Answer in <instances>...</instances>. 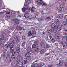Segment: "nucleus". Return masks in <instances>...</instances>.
<instances>
[{"label": "nucleus", "mask_w": 67, "mask_h": 67, "mask_svg": "<svg viewBox=\"0 0 67 67\" xmlns=\"http://www.w3.org/2000/svg\"><path fill=\"white\" fill-rule=\"evenodd\" d=\"M0 45L1 46H3L4 44L2 43L3 42H4L5 41V39L4 38H3L2 37V36L0 35Z\"/></svg>", "instance_id": "1"}, {"label": "nucleus", "mask_w": 67, "mask_h": 67, "mask_svg": "<svg viewBox=\"0 0 67 67\" xmlns=\"http://www.w3.org/2000/svg\"><path fill=\"white\" fill-rule=\"evenodd\" d=\"M31 53L29 52H27L25 55V57L26 58V59L27 60H29L31 58Z\"/></svg>", "instance_id": "2"}, {"label": "nucleus", "mask_w": 67, "mask_h": 67, "mask_svg": "<svg viewBox=\"0 0 67 67\" xmlns=\"http://www.w3.org/2000/svg\"><path fill=\"white\" fill-rule=\"evenodd\" d=\"M66 39V37L65 36H63L62 40H63V42H62L61 43L62 45L63 46V47L65 46L64 45H65V44H66V41H65Z\"/></svg>", "instance_id": "3"}, {"label": "nucleus", "mask_w": 67, "mask_h": 67, "mask_svg": "<svg viewBox=\"0 0 67 67\" xmlns=\"http://www.w3.org/2000/svg\"><path fill=\"white\" fill-rule=\"evenodd\" d=\"M40 45L43 49H45V44L43 42H41L40 44Z\"/></svg>", "instance_id": "4"}, {"label": "nucleus", "mask_w": 67, "mask_h": 67, "mask_svg": "<svg viewBox=\"0 0 67 67\" xmlns=\"http://www.w3.org/2000/svg\"><path fill=\"white\" fill-rule=\"evenodd\" d=\"M10 13H11L9 12H6V18H8L9 19H10Z\"/></svg>", "instance_id": "5"}, {"label": "nucleus", "mask_w": 67, "mask_h": 67, "mask_svg": "<svg viewBox=\"0 0 67 67\" xmlns=\"http://www.w3.org/2000/svg\"><path fill=\"white\" fill-rule=\"evenodd\" d=\"M26 2H25V4H24V5H25L26 6V8H25V9H29L30 10V7L29 6L26 5H28L29 4V2H26Z\"/></svg>", "instance_id": "6"}, {"label": "nucleus", "mask_w": 67, "mask_h": 67, "mask_svg": "<svg viewBox=\"0 0 67 67\" xmlns=\"http://www.w3.org/2000/svg\"><path fill=\"white\" fill-rule=\"evenodd\" d=\"M24 17L27 19L29 18V14L28 12H26L25 13L24 15Z\"/></svg>", "instance_id": "7"}, {"label": "nucleus", "mask_w": 67, "mask_h": 67, "mask_svg": "<svg viewBox=\"0 0 67 67\" xmlns=\"http://www.w3.org/2000/svg\"><path fill=\"white\" fill-rule=\"evenodd\" d=\"M47 32H48L49 34H51V33H52V32H53V29H51H51H47Z\"/></svg>", "instance_id": "8"}, {"label": "nucleus", "mask_w": 67, "mask_h": 67, "mask_svg": "<svg viewBox=\"0 0 67 67\" xmlns=\"http://www.w3.org/2000/svg\"><path fill=\"white\" fill-rule=\"evenodd\" d=\"M23 62L22 61H19V62L18 63V65L15 66H18L19 67H21V66H23Z\"/></svg>", "instance_id": "9"}, {"label": "nucleus", "mask_w": 67, "mask_h": 67, "mask_svg": "<svg viewBox=\"0 0 67 67\" xmlns=\"http://www.w3.org/2000/svg\"><path fill=\"white\" fill-rule=\"evenodd\" d=\"M23 59L22 57L20 55H19L17 57V60L19 61H21Z\"/></svg>", "instance_id": "10"}, {"label": "nucleus", "mask_w": 67, "mask_h": 67, "mask_svg": "<svg viewBox=\"0 0 67 67\" xmlns=\"http://www.w3.org/2000/svg\"><path fill=\"white\" fill-rule=\"evenodd\" d=\"M6 59L8 62H10L11 59V58L10 55H8L6 57Z\"/></svg>", "instance_id": "11"}, {"label": "nucleus", "mask_w": 67, "mask_h": 67, "mask_svg": "<svg viewBox=\"0 0 67 67\" xmlns=\"http://www.w3.org/2000/svg\"><path fill=\"white\" fill-rule=\"evenodd\" d=\"M59 23V20L58 19H56L54 21V23L56 24L57 26L58 25V23Z\"/></svg>", "instance_id": "12"}, {"label": "nucleus", "mask_w": 67, "mask_h": 67, "mask_svg": "<svg viewBox=\"0 0 67 67\" xmlns=\"http://www.w3.org/2000/svg\"><path fill=\"white\" fill-rule=\"evenodd\" d=\"M55 24L54 23L52 24L51 26V29L53 30L54 29V28H55Z\"/></svg>", "instance_id": "13"}, {"label": "nucleus", "mask_w": 67, "mask_h": 67, "mask_svg": "<svg viewBox=\"0 0 67 67\" xmlns=\"http://www.w3.org/2000/svg\"><path fill=\"white\" fill-rule=\"evenodd\" d=\"M15 40L16 41V42L18 43L19 42V41H20V39L19 38L17 37L16 36L15 37Z\"/></svg>", "instance_id": "14"}, {"label": "nucleus", "mask_w": 67, "mask_h": 67, "mask_svg": "<svg viewBox=\"0 0 67 67\" xmlns=\"http://www.w3.org/2000/svg\"><path fill=\"white\" fill-rule=\"evenodd\" d=\"M16 29L20 31L22 30L23 28L21 27L20 26H18L16 27Z\"/></svg>", "instance_id": "15"}, {"label": "nucleus", "mask_w": 67, "mask_h": 67, "mask_svg": "<svg viewBox=\"0 0 67 67\" xmlns=\"http://www.w3.org/2000/svg\"><path fill=\"white\" fill-rule=\"evenodd\" d=\"M59 16L61 19H63V18H64V16L62 14H60L58 15Z\"/></svg>", "instance_id": "16"}, {"label": "nucleus", "mask_w": 67, "mask_h": 67, "mask_svg": "<svg viewBox=\"0 0 67 67\" xmlns=\"http://www.w3.org/2000/svg\"><path fill=\"white\" fill-rule=\"evenodd\" d=\"M20 52V49L19 47H18L16 49V52L17 53H19Z\"/></svg>", "instance_id": "17"}, {"label": "nucleus", "mask_w": 67, "mask_h": 67, "mask_svg": "<svg viewBox=\"0 0 67 67\" xmlns=\"http://www.w3.org/2000/svg\"><path fill=\"white\" fill-rule=\"evenodd\" d=\"M65 7V4L64 3L61 4L60 6V8H63Z\"/></svg>", "instance_id": "18"}, {"label": "nucleus", "mask_w": 67, "mask_h": 67, "mask_svg": "<svg viewBox=\"0 0 67 67\" xmlns=\"http://www.w3.org/2000/svg\"><path fill=\"white\" fill-rule=\"evenodd\" d=\"M55 37H56L57 39H59V35L58 34H55Z\"/></svg>", "instance_id": "19"}, {"label": "nucleus", "mask_w": 67, "mask_h": 67, "mask_svg": "<svg viewBox=\"0 0 67 67\" xmlns=\"http://www.w3.org/2000/svg\"><path fill=\"white\" fill-rule=\"evenodd\" d=\"M19 61L18 60H17L15 61L14 62V63L15 65H18L19 64Z\"/></svg>", "instance_id": "20"}, {"label": "nucleus", "mask_w": 67, "mask_h": 67, "mask_svg": "<svg viewBox=\"0 0 67 67\" xmlns=\"http://www.w3.org/2000/svg\"><path fill=\"white\" fill-rule=\"evenodd\" d=\"M39 51H40V49H39V48L37 47L35 49V52H38Z\"/></svg>", "instance_id": "21"}, {"label": "nucleus", "mask_w": 67, "mask_h": 67, "mask_svg": "<svg viewBox=\"0 0 67 67\" xmlns=\"http://www.w3.org/2000/svg\"><path fill=\"white\" fill-rule=\"evenodd\" d=\"M44 52H45V50L43 49H42L40 51V54H43Z\"/></svg>", "instance_id": "22"}, {"label": "nucleus", "mask_w": 67, "mask_h": 67, "mask_svg": "<svg viewBox=\"0 0 67 67\" xmlns=\"http://www.w3.org/2000/svg\"><path fill=\"white\" fill-rule=\"evenodd\" d=\"M64 63V62L63 61H60L59 63V66H62L63 64Z\"/></svg>", "instance_id": "23"}, {"label": "nucleus", "mask_w": 67, "mask_h": 67, "mask_svg": "<svg viewBox=\"0 0 67 67\" xmlns=\"http://www.w3.org/2000/svg\"><path fill=\"white\" fill-rule=\"evenodd\" d=\"M53 32L55 33L57 32V28H54L53 29Z\"/></svg>", "instance_id": "24"}, {"label": "nucleus", "mask_w": 67, "mask_h": 67, "mask_svg": "<svg viewBox=\"0 0 67 67\" xmlns=\"http://www.w3.org/2000/svg\"><path fill=\"white\" fill-rule=\"evenodd\" d=\"M34 44H36L37 45H38V41L37 40L35 41L34 42Z\"/></svg>", "instance_id": "25"}, {"label": "nucleus", "mask_w": 67, "mask_h": 67, "mask_svg": "<svg viewBox=\"0 0 67 67\" xmlns=\"http://www.w3.org/2000/svg\"><path fill=\"white\" fill-rule=\"evenodd\" d=\"M15 15V14L14 13H12L11 14L10 16L12 18H13Z\"/></svg>", "instance_id": "26"}, {"label": "nucleus", "mask_w": 67, "mask_h": 67, "mask_svg": "<svg viewBox=\"0 0 67 67\" xmlns=\"http://www.w3.org/2000/svg\"><path fill=\"white\" fill-rule=\"evenodd\" d=\"M57 29L58 31H59L61 30V27L60 26H58L57 27Z\"/></svg>", "instance_id": "27"}, {"label": "nucleus", "mask_w": 67, "mask_h": 67, "mask_svg": "<svg viewBox=\"0 0 67 67\" xmlns=\"http://www.w3.org/2000/svg\"><path fill=\"white\" fill-rule=\"evenodd\" d=\"M14 21H15L16 23L17 24H19V21L18 20H14Z\"/></svg>", "instance_id": "28"}, {"label": "nucleus", "mask_w": 67, "mask_h": 67, "mask_svg": "<svg viewBox=\"0 0 67 67\" xmlns=\"http://www.w3.org/2000/svg\"><path fill=\"white\" fill-rule=\"evenodd\" d=\"M32 66H34L35 67H39V65L37 64H33L32 65Z\"/></svg>", "instance_id": "29"}, {"label": "nucleus", "mask_w": 67, "mask_h": 67, "mask_svg": "<svg viewBox=\"0 0 67 67\" xmlns=\"http://www.w3.org/2000/svg\"><path fill=\"white\" fill-rule=\"evenodd\" d=\"M9 47V44H7L5 46V48H8Z\"/></svg>", "instance_id": "30"}, {"label": "nucleus", "mask_w": 67, "mask_h": 67, "mask_svg": "<svg viewBox=\"0 0 67 67\" xmlns=\"http://www.w3.org/2000/svg\"><path fill=\"white\" fill-rule=\"evenodd\" d=\"M12 53L13 55H14V56H15L16 55V53L15 51H13Z\"/></svg>", "instance_id": "31"}, {"label": "nucleus", "mask_w": 67, "mask_h": 67, "mask_svg": "<svg viewBox=\"0 0 67 67\" xmlns=\"http://www.w3.org/2000/svg\"><path fill=\"white\" fill-rule=\"evenodd\" d=\"M9 47H13L14 46V45H13V44L12 43H10L9 44Z\"/></svg>", "instance_id": "32"}, {"label": "nucleus", "mask_w": 67, "mask_h": 67, "mask_svg": "<svg viewBox=\"0 0 67 67\" xmlns=\"http://www.w3.org/2000/svg\"><path fill=\"white\" fill-rule=\"evenodd\" d=\"M2 36L4 38H5L7 37V35H6V34L5 33H4L3 35H2Z\"/></svg>", "instance_id": "33"}, {"label": "nucleus", "mask_w": 67, "mask_h": 67, "mask_svg": "<svg viewBox=\"0 0 67 67\" xmlns=\"http://www.w3.org/2000/svg\"><path fill=\"white\" fill-rule=\"evenodd\" d=\"M13 47H11L10 48V51L11 52V53H12L13 52Z\"/></svg>", "instance_id": "34"}, {"label": "nucleus", "mask_w": 67, "mask_h": 67, "mask_svg": "<svg viewBox=\"0 0 67 67\" xmlns=\"http://www.w3.org/2000/svg\"><path fill=\"white\" fill-rule=\"evenodd\" d=\"M35 9V8H34V6H33L31 10V12H34V11Z\"/></svg>", "instance_id": "35"}, {"label": "nucleus", "mask_w": 67, "mask_h": 67, "mask_svg": "<svg viewBox=\"0 0 67 67\" xmlns=\"http://www.w3.org/2000/svg\"><path fill=\"white\" fill-rule=\"evenodd\" d=\"M32 35V34L31 33V31H30L28 33V36H31V35Z\"/></svg>", "instance_id": "36"}, {"label": "nucleus", "mask_w": 67, "mask_h": 67, "mask_svg": "<svg viewBox=\"0 0 67 67\" xmlns=\"http://www.w3.org/2000/svg\"><path fill=\"white\" fill-rule=\"evenodd\" d=\"M11 58L13 60V59H15V57H14V55H12L11 57Z\"/></svg>", "instance_id": "37"}, {"label": "nucleus", "mask_w": 67, "mask_h": 67, "mask_svg": "<svg viewBox=\"0 0 67 67\" xmlns=\"http://www.w3.org/2000/svg\"><path fill=\"white\" fill-rule=\"evenodd\" d=\"M22 40H23V41H24V40L25 39V36H23L22 37Z\"/></svg>", "instance_id": "38"}, {"label": "nucleus", "mask_w": 67, "mask_h": 67, "mask_svg": "<svg viewBox=\"0 0 67 67\" xmlns=\"http://www.w3.org/2000/svg\"><path fill=\"white\" fill-rule=\"evenodd\" d=\"M28 51L29 52H31L32 50V48L31 47H29L27 49Z\"/></svg>", "instance_id": "39"}, {"label": "nucleus", "mask_w": 67, "mask_h": 67, "mask_svg": "<svg viewBox=\"0 0 67 67\" xmlns=\"http://www.w3.org/2000/svg\"><path fill=\"white\" fill-rule=\"evenodd\" d=\"M32 31V34H35V33H36V31H35V30H33Z\"/></svg>", "instance_id": "40"}, {"label": "nucleus", "mask_w": 67, "mask_h": 67, "mask_svg": "<svg viewBox=\"0 0 67 67\" xmlns=\"http://www.w3.org/2000/svg\"><path fill=\"white\" fill-rule=\"evenodd\" d=\"M51 18L50 17H48L47 18H46V20H50L51 19Z\"/></svg>", "instance_id": "41"}, {"label": "nucleus", "mask_w": 67, "mask_h": 67, "mask_svg": "<svg viewBox=\"0 0 67 67\" xmlns=\"http://www.w3.org/2000/svg\"><path fill=\"white\" fill-rule=\"evenodd\" d=\"M43 66V65L42 64L40 63L39 64V67H42Z\"/></svg>", "instance_id": "42"}, {"label": "nucleus", "mask_w": 67, "mask_h": 67, "mask_svg": "<svg viewBox=\"0 0 67 67\" xmlns=\"http://www.w3.org/2000/svg\"><path fill=\"white\" fill-rule=\"evenodd\" d=\"M29 19H33V16L32 15H29V17L28 18Z\"/></svg>", "instance_id": "43"}, {"label": "nucleus", "mask_w": 67, "mask_h": 67, "mask_svg": "<svg viewBox=\"0 0 67 67\" xmlns=\"http://www.w3.org/2000/svg\"><path fill=\"white\" fill-rule=\"evenodd\" d=\"M27 62V60H24V64H26Z\"/></svg>", "instance_id": "44"}, {"label": "nucleus", "mask_w": 67, "mask_h": 67, "mask_svg": "<svg viewBox=\"0 0 67 67\" xmlns=\"http://www.w3.org/2000/svg\"><path fill=\"white\" fill-rule=\"evenodd\" d=\"M25 42H23V43H22V46H23H23H24V45H25Z\"/></svg>", "instance_id": "45"}, {"label": "nucleus", "mask_w": 67, "mask_h": 67, "mask_svg": "<svg viewBox=\"0 0 67 67\" xmlns=\"http://www.w3.org/2000/svg\"><path fill=\"white\" fill-rule=\"evenodd\" d=\"M46 47L47 48L49 47V45L48 44H46Z\"/></svg>", "instance_id": "46"}, {"label": "nucleus", "mask_w": 67, "mask_h": 67, "mask_svg": "<svg viewBox=\"0 0 67 67\" xmlns=\"http://www.w3.org/2000/svg\"><path fill=\"white\" fill-rule=\"evenodd\" d=\"M36 45L34 44L32 45V48H36Z\"/></svg>", "instance_id": "47"}, {"label": "nucleus", "mask_w": 67, "mask_h": 67, "mask_svg": "<svg viewBox=\"0 0 67 67\" xmlns=\"http://www.w3.org/2000/svg\"><path fill=\"white\" fill-rule=\"evenodd\" d=\"M42 18H39L38 19V21H42Z\"/></svg>", "instance_id": "48"}, {"label": "nucleus", "mask_w": 67, "mask_h": 67, "mask_svg": "<svg viewBox=\"0 0 67 67\" xmlns=\"http://www.w3.org/2000/svg\"><path fill=\"white\" fill-rule=\"evenodd\" d=\"M31 52L32 53H34V52H35V49H32L31 50Z\"/></svg>", "instance_id": "49"}, {"label": "nucleus", "mask_w": 67, "mask_h": 67, "mask_svg": "<svg viewBox=\"0 0 67 67\" xmlns=\"http://www.w3.org/2000/svg\"><path fill=\"white\" fill-rule=\"evenodd\" d=\"M15 41L14 40H13L12 41V43L13 44H15Z\"/></svg>", "instance_id": "50"}, {"label": "nucleus", "mask_w": 67, "mask_h": 67, "mask_svg": "<svg viewBox=\"0 0 67 67\" xmlns=\"http://www.w3.org/2000/svg\"><path fill=\"white\" fill-rule=\"evenodd\" d=\"M65 65L66 67H67V62H65Z\"/></svg>", "instance_id": "51"}, {"label": "nucleus", "mask_w": 67, "mask_h": 67, "mask_svg": "<svg viewBox=\"0 0 67 67\" xmlns=\"http://www.w3.org/2000/svg\"><path fill=\"white\" fill-rule=\"evenodd\" d=\"M59 11H61L62 10V8H59Z\"/></svg>", "instance_id": "52"}, {"label": "nucleus", "mask_w": 67, "mask_h": 67, "mask_svg": "<svg viewBox=\"0 0 67 67\" xmlns=\"http://www.w3.org/2000/svg\"><path fill=\"white\" fill-rule=\"evenodd\" d=\"M53 65H49L48 66V67H52Z\"/></svg>", "instance_id": "53"}, {"label": "nucleus", "mask_w": 67, "mask_h": 67, "mask_svg": "<svg viewBox=\"0 0 67 67\" xmlns=\"http://www.w3.org/2000/svg\"><path fill=\"white\" fill-rule=\"evenodd\" d=\"M43 5L44 6H46V5H47L46 4H45V3H43Z\"/></svg>", "instance_id": "54"}, {"label": "nucleus", "mask_w": 67, "mask_h": 67, "mask_svg": "<svg viewBox=\"0 0 67 67\" xmlns=\"http://www.w3.org/2000/svg\"><path fill=\"white\" fill-rule=\"evenodd\" d=\"M37 4L38 5H41V3H40V2L38 3H37Z\"/></svg>", "instance_id": "55"}, {"label": "nucleus", "mask_w": 67, "mask_h": 67, "mask_svg": "<svg viewBox=\"0 0 67 67\" xmlns=\"http://www.w3.org/2000/svg\"><path fill=\"white\" fill-rule=\"evenodd\" d=\"M3 55H4V56H5V52H4L3 53Z\"/></svg>", "instance_id": "56"}, {"label": "nucleus", "mask_w": 67, "mask_h": 67, "mask_svg": "<svg viewBox=\"0 0 67 67\" xmlns=\"http://www.w3.org/2000/svg\"><path fill=\"white\" fill-rule=\"evenodd\" d=\"M22 10L23 12H25V10H24V9L22 8Z\"/></svg>", "instance_id": "57"}, {"label": "nucleus", "mask_w": 67, "mask_h": 67, "mask_svg": "<svg viewBox=\"0 0 67 67\" xmlns=\"http://www.w3.org/2000/svg\"><path fill=\"white\" fill-rule=\"evenodd\" d=\"M49 37H50V39H51V38H52V36L50 35L49 36Z\"/></svg>", "instance_id": "58"}, {"label": "nucleus", "mask_w": 67, "mask_h": 67, "mask_svg": "<svg viewBox=\"0 0 67 67\" xmlns=\"http://www.w3.org/2000/svg\"><path fill=\"white\" fill-rule=\"evenodd\" d=\"M50 54V53H47L46 54V55H48L49 54Z\"/></svg>", "instance_id": "59"}, {"label": "nucleus", "mask_w": 67, "mask_h": 67, "mask_svg": "<svg viewBox=\"0 0 67 67\" xmlns=\"http://www.w3.org/2000/svg\"><path fill=\"white\" fill-rule=\"evenodd\" d=\"M64 35H67V33H64L63 34Z\"/></svg>", "instance_id": "60"}, {"label": "nucleus", "mask_w": 67, "mask_h": 67, "mask_svg": "<svg viewBox=\"0 0 67 67\" xmlns=\"http://www.w3.org/2000/svg\"><path fill=\"white\" fill-rule=\"evenodd\" d=\"M37 0V2H38V0H39V1H42V0Z\"/></svg>", "instance_id": "61"}, {"label": "nucleus", "mask_w": 67, "mask_h": 67, "mask_svg": "<svg viewBox=\"0 0 67 67\" xmlns=\"http://www.w3.org/2000/svg\"><path fill=\"white\" fill-rule=\"evenodd\" d=\"M55 9H56V10H57L58 9V7H56V8H55Z\"/></svg>", "instance_id": "62"}, {"label": "nucleus", "mask_w": 67, "mask_h": 67, "mask_svg": "<svg viewBox=\"0 0 67 67\" xmlns=\"http://www.w3.org/2000/svg\"><path fill=\"white\" fill-rule=\"evenodd\" d=\"M64 31H65V32H67V30H64Z\"/></svg>", "instance_id": "63"}, {"label": "nucleus", "mask_w": 67, "mask_h": 67, "mask_svg": "<svg viewBox=\"0 0 67 67\" xmlns=\"http://www.w3.org/2000/svg\"><path fill=\"white\" fill-rule=\"evenodd\" d=\"M18 16H19V17H21V16L19 15H18Z\"/></svg>", "instance_id": "64"}]
</instances>
